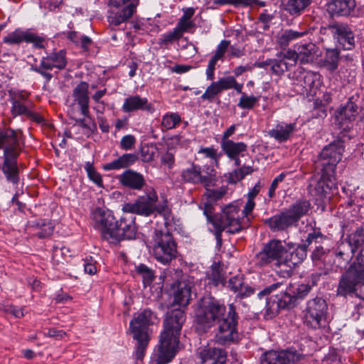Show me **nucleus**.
Here are the masks:
<instances>
[{"instance_id": "nucleus-1", "label": "nucleus", "mask_w": 364, "mask_h": 364, "mask_svg": "<svg viewBox=\"0 0 364 364\" xmlns=\"http://www.w3.org/2000/svg\"><path fill=\"white\" fill-rule=\"evenodd\" d=\"M195 318L197 323L205 331L218 324L213 338L215 343L230 346L238 342L239 316L233 304H230L227 309L215 297L203 296L198 302Z\"/></svg>"}, {"instance_id": "nucleus-2", "label": "nucleus", "mask_w": 364, "mask_h": 364, "mask_svg": "<svg viewBox=\"0 0 364 364\" xmlns=\"http://www.w3.org/2000/svg\"><path fill=\"white\" fill-rule=\"evenodd\" d=\"M320 275L313 274L305 284L289 283L286 285L283 282L272 284L257 294V297L262 299L271 294L279 291L274 296L267 298L264 318L271 319L275 317L281 309H290L294 307L299 299H304L317 285Z\"/></svg>"}, {"instance_id": "nucleus-3", "label": "nucleus", "mask_w": 364, "mask_h": 364, "mask_svg": "<svg viewBox=\"0 0 364 364\" xmlns=\"http://www.w3.org/2000/svg\"><path fill=\"white\" fill-rule=\"evenodd\" d=\"M185 321V313L180 309L167 312L164 321V328L160 335L158 345L157 364H166L175 356Z\"/></svg>"}, {"instance_id": "nucleus-4", "label": "nucleus", "mask_w": 364, "mask_h": 364, "mask_svg": "<svg viewBox=\"0 0 364 364\" xmlns=\"http://www.w3.org/2000/svg\"><path fill=\"white\" fill-rule=\"evenodd\" d=\"M0 149L4 159L0 169L8 182L17 185L20 181L17 159L23 146L15 130L0 129Z\"/></svg>"}, {"instance_id": "nucleus-5", "label": "nucleus", "mask_w": 364, "mask_h": 364, "mask_svg": "<svg viewBox=\"0 0 364 364\" xmlns=\"http://www.w3.org/2000/svg\"><path fill=\"white\" fill-rule=\"evenodd\" d=\"M159 198L153 187H146L144 194L139 196L134 203H128L123 205L122 210L127 213L137 214L144 217L152 215H159L164 218L166 227L169 226L173 221V214L171 208L165 200L158 203Z\"/></svg>"}, {"instance_id": "nucleus-6", "label": "nucleus", "mask_w": 364, "mask_h": 364, "mask_svg": "<svg viewBox=\"0 0 364 364\" xmlns=\"http://www.w3.org/2000/svg\"><path fill=\"white\" fill-rule=\"evenodd\" d=\"M364 245V228L358 227L353 232L343 237L333 252V269L342 271L354 257L355 252Z\"/></svg>"}, {"instance_id": "nucleus-7", "label": "nucleus", "mask_w": 364, "mask_h": 364, "mask_svg": "<svg viewBox=\"0 0 364 364\" xmlns=\"http://www.w3.org/2000/svg\"><path fill=\"white\" fill-rule=\"evenodd\" d=\"M311 203L306 200H298L289 208L264 220L272 232L288 231L296 227L299 220L307 214Z\"/></svg>"}, {"instance_id": "nucleus-8", "label": "nucleus", "mask_w": 364, "mask_h": 364, "mask_svg": "<svg viewBox=\"0 0 364 364\" xmlns=\"http://www.w3.org/2000/svg\"><path fill=\"white\" fill-rule=\"evenodd\" d=\"M208 221L211 223L215 228V236L217 245L222 244V232L226 230L228 233L235 234L242 229L240 222V208L235 204L230 203L226 205L220 217H212L207 208L204 210Z\"/></svg>"}, {"instance_id": "nucleus-9", "label": "nucleus", "mask_w": 364, "mask_h": 364, "mask_svg": "<svg viewBox=\"0 0 364 364\" xmlns=\"http://www.w3.org/2000/svg\"><path fill=\"white\" fill-rule=\"evenodd\" d=\"M156 316L149 309H145L137 314L130 321L129 328L133 338L136 341V358L138 360L143 358L147 348L149 336L148 327L154 323Z\"/></svg>"}, {"instance_id": "nucleus-10", "label": "nucleus", "mask_w": 364, "mask_h": 364, "mask_svg": "<svg viewBox=\"0 0 364 364\" xmlns=\"http://www.w3.org/2000/svg\"><path fill=\"white\" fill-rule=\"evenodd\" d=\"M303 322L308 328L318 329L323 328L327 323L328 307L325 299L316 296L306 303L302 311Z\"/></svg>"}, {"instance_id": "nucleus-11", "label": "nucleus", "mask_w": 364, "mask_h": 364, "mask_svg": "<svg viewBox=\"0 0 364 364\" xmlns=\"http://www.w3.org/2000/svg\"><path fill=\"white\" fill-rule=\"evenodd\" d=\"M356 259L357 262L351 264L342 275L337 289L338 295L346 296L354 293L355 287L364 280V247Z\"/></svg>"}, {"instance_id": "nucleus-12", "label": "nucleus", "mask_w": 364, "mask_h": 364, "mask_svg": "<svg viewBox=\"0 0 364 364\" xmlns=\"http://www.w3.org/2000/svg\"><path fill=\"white\" fill-rule=\"evenodd\" d=\"M153 240V253L159 262L167 264L176 257L177 245L168 230H156Z\"/></svg>"}, {"instance_id": "nucleus-13", "label": "nucleus", "mask_w": 364, "mask_h": 364, "mask_svg": "<svg viewBox=\"0 0 364 364\" xmlns=\"http://www.w3.org/2000/svg\"><path fill=\"white\" fill-rule=\"evenodd\" d=\"M286 248L279 240H272L265 244L262 250L257 255V263L260 267L271 265L279 275L282 265L277 263L282 262Z\"/></svg>"}, {"instance_id": "nucleus-14", "label": "nucleus", "mask_w": 364, "mask_h": 364, "mask_svg": "<svg viewBox=\"0 0 364 364\" xmlns=\"http://www.w3.org/2000/svg\"><path fill=\"white\" fill-rule=\"evenodd\" d=\"M139 0H109L112 7L107 16L109 26L114 29L122 23L128 21L136 11Z\"/></svg>"}, {"instance_id": "nucleus-15", "label": "nucleus", "mask_w": 364, "mask_h": 364, "mask_svg": "<svg viewBox=\"0 0 364 364\" xmlns=\"http://www.w3.org/2000/svg\"><path fill=\"white\" fill-rule=\"evenodd\" d=\"M344 151L343 141L337 139L326 146L319 155L318 164L323 171H328V175L336 174L337 164L341 160Z\"/></svg>"}, {"instance_id": "nucleus-16", "label": "nucleus", "mask_w": 364, "mask_h": 364, "mask_svg": "<svg viewBox=\"0 0 364 364\" xmlns=\"http://www.w3.org/2000/svg\"><path fill=\"white\" fill-rule=\"evenodd\" d=\"M181 177L186 183L201 184L208 188L213 186L216 181V171L210 166H204L202 169L200 166L193 164L182 171Z\"/></svg>"}, {"instance_id": "nucleus-17", "label": "nucleus", "mask_w": 364, "mask_h": 364, "mask_svg": "<svg viewBox=\"0 0 364 364\" xmlns=\"http://www.w3.org/2000/svg\"><path fill=\"white\" fill-rule=\"evenodd\" d=\"M137 226L136 217L132 213L124 212L123 215L119 220H116L109 243L117 244L124 240H133L136 238Z\"/></svg>"}, {"instance_id": "nucleus-18", "label": "nucleus", "mask_w": 364, "mask_h": 364, "mask_svg": "<svg viewBox=\"0 0 364 364\" xmlns=\"http://www.w3.org/2000/svg\"><path fill=\"white\" fill-rule=\"evenodd\" d=\"M93 228L97 230L101 237L109 242L114 225L116 218L112 210L97 208L91 213Z\"/></svg>"}, {"instance_id": "nucleus-19", "label": "nucleus", "mask_w": 364, "mask_h": 364, "mask_svg": "<svg viewBox=\"0 0 364 364\" xmlns=\"http://www.w3.org/2000/svg\"><path fill=\"white\" fill-rule=\"evenodd\" d=\"M336 174L328 175V171L321 169L320 177L311 179L308 189L309 193L316 199H323L331 191L336 189Z\"/></svg>"}, {"instance_id": "nucleus-20", "label": "nucleus", "mask_w": 364, "mask_h": 364, "mask_svg": "<svg viewBox=\"0 0 364 364\" xmlns=\"http://www.w3.org/2000/svg\"><path fill=\"white\" fill-rule=\"evenodd\" d=\"M303 358L295 350H269L262 355L260 364H296Z\"/></svg>"}, {"instance_id": "nucleus-21", "label": "nucleus", "mask_w": 364, "mask_h": 364, "mask_svg": "<svg viewBox=\"0 0 364 364\" xmlns=\"http://www.w3.org/2000/svg\"><path fill=\"white\" fill-rule=\"evenodd\" d=\"M306 255L307 250L306 244L298 245L292 250L287 251L286 250L282 262L278 263L282 265L280 275L283 277H290L292 274V270L304 260Z\"/></svg>"}, {"instance_id": "nucleus-22", "label": "nucleus", "mask_w": 364, "mask_h": 364, "mask_svg": "<svg viewBox=\"0 0 364 364\" xmlns=\"http://www.w3.org/2000/svg\"><path fill=\"white\" fill-rule=\"evenodd\" d=\"M3 42L9 45L19 44L22 42L33 43L36 48H43L45 39L29 31L17 28L4 37Z\"/></svg>"}, {"instance_id": "nucleus-23", "label": "nucleus", "mask_w": 364, "mask_h": 364, "mask_svg": "<svg viewBox=\"0 0 364 364\" xmlns=\"http://www.w3.org/2000/svg\"><path fill=\"white\" fill-rule=\"evenodd\" d=\"M329 29L333 38L344 50H351L354 47V33L348 24L336 22L330 24Z\"/></svg>"}, {"instance_id": "nucleus-24", "label": "nucleus", "mask_w": 364, "mask_h": 364, "mask_svg": "<svg viewBox=\"0 0 364 364\" xmlns=\"http://www.w3.org/2000/svg\"><path fill=\"white\" fill-rule=\"evenodd\" d=\"M197 355L201 364H225L228 356L225 349L212 346L199 348Z\"/></svg>"}, {"instance_id": "nucleus-25", "label": "nucleus", "mask_w": 364, "mask_h": 364, "mask_svg": "<svg viewBox=\"0 0 364 364\" xmlns=\"http://www.w3.org/2000/svg\"><path fill=\"white\" fill-rule=\"evenodd\" d=\"M122 109L124 113L144 111L152 114L155 111L153 104L149 102L146 97H142L139 95H129L126 97L124 100Z\"/></svg>"}, {"instance_id": "nucleus-26", "label": "nucleus", "mask_w": 364, "mask_h": 364, "mask_svg": "<svg viewBox=\"0 0 364 364\" xmlns=\"http://www.w3.org/2000/svg\"><path fill=\"white\" fill-rule=\"evenodd\" d=\"M358 113V106L352 101L340 107L335 112L336 123L339 128L347 130L350 128V124L355 119Z\"/></svg>"}, {"instance_id": "nucleus-27", "label": "nucleus", "mask_w": 364, "mask_h": 364, "mask_svg": "<svg viewBox=\"0 0 364 364\" xmlns=\"http://www.w3.org/2000/svg\"><path fill=\"white\" fill-rule=\"evenodd\" d=\"M118 178L123 186L132 190L140 191L146 185L144 176L132 169L124 171Z\"/></svg>"}, {"instance_id": "nucleus-28", "label": "nucleus", "mask_w": 364, "mask_h": 364, "mask_svg": "<svg viewBox=\"0 0 364 364\" xmlns=\"http://www.w3.org/2000/svg\"><path fill=\"white\" fill-rule=\"evenodd\" d=\"M89 84L81 81L73 90V97L75 103L80 106L81 113L87 117L89 114Z\"/></svg>"}, {"instance_id": "nucleus-29", "label": "nucleus", "mask_w": 364, "mask_h": 364, "mask_svg": "<svg viewBox=\"0 0 364 364\" xmlns=\"http://www.w3.org/2000/svg\"><path fill=\"white\" fill-rule=\"evenodd\" d=\"M316 53V46L312 43H305L298 47L296 52L288 50V57L291 61L296 63V60L303 64L313 62Z\"/></svg>"}, {"instance_id": "nucleus-30", "label": "nucleus", "mask_w": 364, "mask_h": 364, "mask_svg": "<svg viewBox=\"0 0 364 364\" xmlns=\"http://www.w3.org/2000/svg\"><path fill=\"white\" fill-rule=\"evenodd\" d=\"M296 131V124L281 122L268 132V135L279 142H284L289 140Z\"/></svg>"}, {"instance_id": "nucleus-31", "label": "nucleus", "mask_w": 364, "mask_h": 364, "mask_svg": "<svg viewBox=\"0 0 364 364\" xmlns=\"http://www.w3.org/2000/svg\"><path fill=\"white\" fill-rule=\"evenodd\" d=\"M230 41L223 40L217 46L214 55L209 60L208 67L205 71L206 78L208 80L213 81L215 79V65L218 60H223L225 53L228 49Z\"/></svg>"}, {"instance_id": "nucleus-32", "label": "nucleus", "mask_w": 364, "mask_h": 364, "mask_svg": "<svg viewBox=\"0 0 364 364\" xmlns=\"http://www.w3.org/2000/svg\"><path fill=\"white\" fill-rule=\"evenodd\" d=\"M67 65L65 51L60 50L57 53H52L41 60V65L46 70H52L54 68L63 70Z\"/></svg>"}, {"instance_id": "nucleus-33", "label": "nucleus", "mask_w": 364, "mask_h": 364, "mask_svg": "<svg viewBox=\"0 0 364 364\" xmlns=\"http://www.w3.org/2000/svg\"><path fill=\"white\" fill-rule=\"evenodd\" d=\"M139 157L136 154H124L115 160L104 164L103 169L105 171H112L127 168L134 164L137 161Z\"/></svg>"}, {"instance_id": "nucleus-34", "label": "nucleus", "mask_w": 364, "mask_h": 364, "mask_svg": "<svg viewBox=\"0 0 364 364\" xmlns=\"http://www.w3.org/2000/svg\"><path fill=\"white\" fill-rule=\"evenodd\" d=\"M355 6V0H334L328 4V10L332 14L347 16L354 11Z\"/></svg>"}, {"instance_id": "nucleus-35", "label": "nucleus", "mask_w": 364, "mask_h": 364, "mask_svg": "<svg viewBox=\"0 0 364 364\" xmlns=\"http://www.w3.org/2000/svg\"><path fill=\"white\" fill-rule=\"evenodd\" d=\"M191 287L185 281H178L173 291V301L179 306H186L191 299Z\"/></svg>"}, {"instance_id": "nucleus-36", "label": "nucleus", "mask_w": 364, "mask_h": 364, "mask_svg": "<svg viewBox=\"0 0 364 364\" xmlns=\"http://www.w3.org/2000/svg\"><path fill=\"white\" fill-rule=\"evenodd\" d=\"M312 0H282L284 11L290 16L297 17L310 5Z\"/></svg>"}, {"instance_id": "nucleus-37", "label": "nucleus", "mask_w": 364, "mask_h": 364, "mask_svg": "<svg viewBox=\"0 0 364 364\" xmlns=\"http://www.w3.org/2000/svg\"><path fill=\"white\" fill-rule=\"evenodd\" d=\"M225 279V273L218 264H213L210 269L206 274L207 284L210 287H224Z\"/></svg>"}, {"instance_id": "nucleus-38", "label": "nucleus", "mask_w": 364, "mask_h": 364, "mask_svg": "<svg viewBox=\"0 0 364 364\" xmlns=\"http://www.w3.org/2000/svg\"><path fill=\"white\" fill-rule=\"evenodd\" d=\"M221 149L225 154L230 159L236 156H243V152L247 151V145L244 142H235L231 141H225L220 142Z\"/></svg>"}, {"instance_id": "nucleus-39", "label": "nucleus", "mask_w": 364, "mask_h": 364, "mask_svg": "<svg viewBox=\"0 0 364 364\" xmlns=\"http://www.w3.org/2000/svg\"><path fill=\"white\" fill-rule=\"evenodd\" d=\"M30 226L35 230L34 235L39 238H46L50 236L54 230L53 223L46 219L33 221Z\"/></svg>"}, {"instance_id": "nucleus-40", "label": "nucleus", "mask_w": 364, "mask_h": 364, "mask_svg": "<svg viewBox=\"0 0 364 364\" xmlns=\"http://www.w3.org/2000/svg\"><path fill=\"white\" fill-rule=\"evenodd\" d=\"M279 58L278 59H272L271 70L276 75H282L284 72L287 71L290 67L294 65V63L291 61L288 57H290V55L288 54V51L285 53H280L278 55Z\"/></svg>"}, {"instance_id": "nucleus-41", "label": "nucleus", "mask_w": 364, "mask_h": 364, "mask_svg": "<svg viewBox=\"0 0 364 364\" xmlns=\"http://www.w3.org/2000/svg\"><path fill=\"white\" fill-rule=\"evenodd\" d=\"M195 9L192 7L183 9V14L180 18L176 28L184 33L189 29L194 27V23L191 20L194 15Z\"/></svg>"}, {"instance_id": "nucleus-42", "label": "nucleus", "mask_w": 364, "mask_h": 364, "mask_svg": "<svg viewBox=\"0 0 364 364\" xmlns=\"http://www.w3.org/2000/svg\"><path fill=\"white\" fill-rule=\"evenodd\" d=\"M340 60V52L336 48L326 49L323 64L331 71H334L338 68Z\"/></svg>"}, {"instance_id": "nucleus-43", "label": "nucleus", "mask_w": 364, "mask_h": 364, "mask_svg": "<svg viewBox=\"0 0 364 364\" xmlns=\"http://www.w3.org/2000/svg\"><path fill=\"white\" fill-rule=\"evenodd\" d=\"M183 35V33L175 27L172 31L161 34L159 38L158 44L161 48H168L174 42L181 39Z\"/></svg>"}, {"instance_id": "nucleus-44", "label": "nucleus", "mask_w": 364, "mask_h": 364, "mask_svg": "<svg viewBox=\"0 0 364 364\" xmlns=\"http://www.w3.org/2000/svg\"><path fill=\"white\" fill-rule=\"evenodd\" d=\"M307 33L306 30L296 31L292 29H287L278 36L277 42L280 46H287L291 41L304 36Z\"/></svg>"}, {"instance_id": "nucleus-45", "label": "nucleus", "mask_w": 364, "mask_h": 364, "mask_svg": "<svg viewBox=\"0 0 364 364\" xmlns=\"http://www.w3.org/2000/svg\"><path fill=\"white\" fill-rule=\"evenodd\" d=\"M215 82L221 92L233 88L237 93H242L243 85L238 83L233 76L221 77Z\"/></svg>"}, {"instance_id": "nucleus-46", "label": "nucleus", "mask_w": 364, "mask_h": 364, "mask_svg": "<svg viewBox=\"0 0 364 364\" xmlns=\"http://www.w3.org/2000/svg\"><path fill=\"white\" fill-rule=\"evenodd\" d=\"M254 169L250 166H242L240 168H236L229 176V182L236 183L242 180L247 175L251 174Z\"/></svg>"}, {"instance_id": "nucleus-47", "label": "nucleus", "mask_w": 364, "mask_h": 364, "mask_svg": "<svg viewBox=\"0 0 364 364\" xmlns=\"http://www.w3.org/2000/svg\"><path fill=\"white\" fill-rule=\"evenodd\" d=\"M181 117L178 113H167L162 117L161 125L166 129H171L181 122Z\"/></svg>"}, {"instance_id": "nucleus-48", "label": "nucleus", "mask_w": 364, "mask_h": 364, "mask_svg": "<svg viewBox=\"0 0 364 364\" xmlns=\"http://www.w3.org/2000/svg\"><path fill=\"white\" fill-rule=\"evenodd\" d=\"M241 94L242 95L239 100L237 106L240 108L245 109H253L259 101V97L254 95L248 96L247 94L243 93L242 92Z\"/></svg>"}, {"instance_id": "nucleus-49", "label": "nucleus", "mask_w": 364, "mask_h": 364, "mask_svg": "<svg viewBox=\"0 0 364 364\" xmlns=\"http://www.w3.org/2000/svg\"><path fill=\"white\" fill-rule=\"evenodd\" d=\"M136 272L143 279L144 284H150L154 279V274L151 269L144 264H140L136 267Z\"/></svg>"}, {"instance_id": "nucleus-50", "label": "nucleus", "mask_w": 364, "mask_h": 364, "mask_svg": "<svg viewBox=\"0 0 364 364\" xmlns=\"http://www.w3.org/2000/svg\"><path fill=\"white\" fill-rule=\"evenodd\" d=\"M8 92L10 102H26L30 95V93L25 90L16 89H10Z\"/></svg>"}, {"instance_id": "nucleus-51", "label": "nucleus", "mask_w": 364, "mask_h": 364, "mask_svg": "<svg viewBox=\"0 0 364 364\" xmlns=\"http://www.w3.org/2000/svg\"><path fill=\"white\" fill-rule=\"evenodd\" d=\"M221 92L216 82H213L205 90V92L201 95V99L208 100L209 102H213L215 97Z\"/></svg>"}, {"instance_id": "nucleus-52", "label": "nucleus", "mask_w": 364, "mask_h": 364, "mask_svg": "<svg viewBox=\"0 0 364 364\" xmlns=\"http://www.w3.org/2000/svg\"><path fill=\"white\" fill-rule=\"evenodd\" d=\"M85 169L87 173L88 178L93 181L96 185L101 187L102 186V179L100 174L96 171L93 165L90 162H86Z\"/></svg>"}, {"instance_id": "nucleus-53", "label": "nucleus", "mask_w": 364, "mask_h": 364, "mask_svg": "<svg viewBox=\"0 0 364 364\" xmlns=\"http://www.w3.org/2000/svg\"><path fill=\"white\" fill-rule=\"evenodd\" d=\"M12 104L11 108V112L14 117H16L19 115H26L27 112L28 111V107L26 105V102H11Z\"/></svg>"}, {"instance_id": "nucleus-54", "label": "nucleus", "mask_w": 364, "mask_h": 364, "mask_svg": "<svg viewBox=\"0 0 364 364\" xmlns=\"http://www.w3.org/2000/svg\"><path fill=\"white\" fill-rule=\"evenodd\" d=\"M319 75L314 72H305L303 75L304 87L308 90H311L316 82L318 79Z\"/></svg>"}, {"instance_id": "nucleus-55", "label": "nucleus", "mask_w": 364, "mask_h": 364, "mask_svg": "<svg viewBox=\"0 0 364 364\" xmlns=\"http://www.w3.org/2000/svg\"><path fill=\"white\" fill-rule=\"evenodd\" d=\"M198 154H203L205 157L210 159L216 163L218 162L219 157L220 156V154H218L217 150L213 146L200 148L198 151Z\"/></svg>"}, {"instance_id": "nucleus-56", "label": "nucleus", "mask_w": 364, "mask_h": 364, "mask_svg": "<svg viewBox=\"0 0 364 364\" xmlns=\"http://www.w3.org/2000/svg\"><path fill=\"white\" fill-rule=\"evenodd\" d=\"M135 143V137L132 134H127L122 138L120 141V148L122 150L128 151L134 147Z\"/></svg>"}, {"instance_id": "nucleus-57", "label": "nucleus", "mask_w": 364, "mask_h": 364, "mask_svg": "<svg viewBox=\"0 0 364 364\" xmlns=\"http://www.w3.org/2000/svg\"><path fill=\"white\" fill-rule=\"evenodd\" d=\"M254 293L255 289L250 287L249 284L243 282V284L241 285V287L235 294L237 298L242 299L250 296Z\"/></svg>"}, {"instance_id": "nucleus-58", "label": "nucleus", "mask_w": 364, "mask_h": 364, "mask_svg": "<svg viewBox=\"0 0 364 364\" xmlns=\"http://www.w3.org/2000/svg\"><path fill=\"white\" fill-rule=\"evenodd\" d=\"M287 176L286 173H281L279 176H277L272 182L270 187L268 191V196L269 198H273L275 195V191L278 187L279 183L283 181Z\"/></svg>"}, {"instance_id": "nucleus-59", "label": "nucleus", "mask_w": 364, "mask_h": 364, "mask_svg": "<svg viewBox=\"0 0 364 364\" xmlns=\"http://www.w3.org/2000/svg\"><path fill=\"white\" fill-rule=\"evenodd\" d=\"M154 148L147 146H142L141 149V160L144 162H149L154 159Z\"/></svg>"}, {"instance_id": "nucleus-60", "label": "nucleus", "mask_w": 364, "mask_h": 364, "mask_svg": "<svg viewBox=\"0 0 364 364\" xmlns=\"http://www.w3.org/2000/svg\"><path fill=\"white\" fill-rule=\"evenodd\" d=\"M243 282L244 279L242 277L235 276L229 279L228 287L232 291L236 294L241 287V285L243 284Z\"/></svg>"}, {"instance_id": "nucleus-61", "label": "nucleus", "mask_w": 364, "mask_h": 364, "mask_svg": "<svg viewBox=\"0 0 364 364\" xmlns=\"http://www.w3.org/2000/svg\"><path fill=\"white\" fill-rule=\"evenodd\" d=\"M323 235L319 230H314L312 232H309L306 239L304 241V244L306 245V247L311 244L313 241L318 242V239L322 240Z\"/></svg>"}, {"instance_id": "nucleus-62", "label": "nucleus", "mask_w": 364, "mask_h": 364, "mask_svg": "<svg viewBox=\"0 0 364 364\" xmlns=\"http://www.w3.org/2000/svg\"><path fill=\"white\" fill-rule=\"evenodd\" d=\"M245 54V49L237 47L236 46H229L228 47V55L230 57H234L240 58L244 56Z\"/></svg>"}, {"instance_id": "nucleus-63", "label": "nucleus", "mask_w": 364, "mask_h": 364, "mask_svg": "<svg viewBox=\"0 0 364 364\" xmlns=\"http://www.w3.org/2000/svg\"><path fill=\"white\" fill-rule=\"evenodd\" d=\"M312 259L318 260H326L328 255L321 246L316 247L312 253Z\"/></svg>"}, {"instance_id": "nucleus-64", "label": "nucleus", "mask_w": 364, "mask_h": 364, "mask_svg": "<svg viewBox=\"0 0 364 364\" xmlns=\"http://www.w3.org/2000/svg\"><path fill=\"white\" fill-rule=\"evenodd\" d=\"M255 207V203L254 200L247 198V200L244 206L243 210H242V215L244 217H248L254 210Z\"/></svg>"}]
</instances>
